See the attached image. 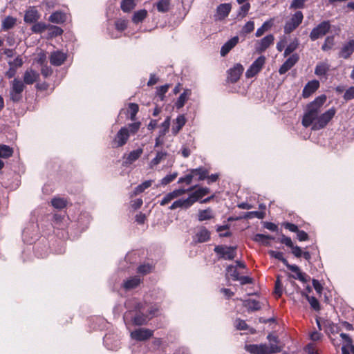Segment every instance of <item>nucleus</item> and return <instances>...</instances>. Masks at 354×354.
I'll use <instances>...</instances> for the list:
<instances>
[{
  "instance_id": "56",
  "label": "nucleus",
  "mask_w": 354,
  "mask_h": 354,
  "mask_svg": "<svg viewBox=\"0 0 354 354\" xmlns=\"http://www.w3.org/2000/svg\"><path fill=\"white\" fill-rule=\"evenodd\" d=\"M250 8V4L249 3H244L240 7L238 12V16L241 17V18L245 17L248 15Z\"/></svg>"
},
{
  "instance_id": "21",
  "label": "nucleus",
  "mask_w": 354,
  "mask_h": 354,
  "mask_svg": "<svg viewBox=\"0 0 354 354\" xmlns=\"http://www.w3.org/2000/svg\"><path fill=\"white\" fill-rule=\"evenodd\" d=\"M290 271L295 272V275H290L295 279H298L301 282H306L310 279V277L308 276L306 273H304L301 271L299 268L296 265H288L287 267Z\"/></svg>"
},
{
  "instance_id": "36",
  "label": "nucleus",
  "mask_w": 354,
  "mask_h": 354,
  "mask_svg": "<svg viewBox=\"0 0 354 354\" xmlns=\"http://www.w3.org/2000/svg\"><path fill=\"white\" fill-rule=\"evenodd\" d=\"M167 156V153L166 151H158L156 153V155L154 158H153L150 163L149 166L151 168L158 165L160 164L163 160L166 158Z\"/></svg>"
},
{
  "instance_id": "34",
  "label": "nucleus",
  "mask_w": 354,
  "mask_h": 354,
  "mask_svg": "<svg viewBox=\"0 0 354 354\" xmlns=\"http://www.w3.org/2000/svg\"><path fill=\"white\" fill-rule=\"evenodd\" d=\"M153 180H148L138 185L133 190L131 196H137L142 193L146 189L151 186Z\"/></svg>"
},
{
  "instance_id": "29",
  "label": "nucleus",
  "mask_w": 354,
  "mask_h": 354,
  "mask_svg": "<svg viewBox=\"0 0 354 354\" xmlns=\"http://www.w3.org/2000/svg\"><path fill=\"white\" fill-rule=\"evenodd\" d=\"M209 192V189L207 187H199L196 190H195L194 192H192L191 194H189V198H191V201H192L193 204L199 200L200 198H202L204 196L207 194Z\"/></svg>"
},
{
  "instance_id": "45",
  "label": "nucleus",
  "mask_w": 354,
  "mask_h": 354,
  "mask_svg": "<svg viewBox=\"0 0 354 354\" xmlns=\"http://www.w3.org/2000/svg\"><path fill=\"white\" fill-rule=\"evenodd\" d=\"M192 174L198 175V180H203L207 177L208 171L203 167H199L191 170Z\"/></svg>"
},
{
  "instance_id": "4",
  "label": "nucleus",
  "mask_w": 354,
  "mask_h": 354,
  "mask_svg": "<svg viewBox=\"0 0 354 354\" xmlns=\"http://www.w3.org/2000/svg\"><path fill=\"white\" fill-rule=\"evenodd\" d=\"M335 112V109L334 108H331L325 113L319 115L317 120L314 122L312 129L319 130L325 127L334 117Z\"/></svg>"
},
{
  "instance_id": "37",
  "label": "nucleus",
  "mask_w": 354,
  "mask_h": 354,
  "mask_svg": "<svg viewBox=\"0 0 354 354\" xmlns=\"http://www.w3.org/2000/svg\"><path fill=\"white\" fill-rule=\"evenodd\" d=\"M147 16V11L145 9H142L136 11L132 17V21L134 24H139L142 22Z\"/></svg>"
},
{
  "instance_id": "10",
  "label": "nucleus",
  "mask_w": 354,
  "mask_h": 354,
  "mask_svg": "<svg viewBox=\"0 0 354 354\" xmlns=\"http://www.w3.org/2000/svg\"><path fill=\"white\" fill-rule=\"evenodd\" d=\"M153 335V330L140 328L131 333V337L136 341H145L151 338Z\"/></svg>"
},
{
  "instance_id": "30",
  "label": "nucleus",
  "mask_w": 354,
  "mask_h": 354,
  "mask_svg": "<svg viewBox=\"0 0 354 354\" xmlns=\"http://www.w3.org/2000/svg\"><path fill=\"white\" fill-rule=\"evenodd\" d=\"M186 123V118L184 115H179L174 122V126L172 127L171 131L172 133L174 135H176L180 129L183 128V127Z\"/></svg>"
},
{
  "instance_id": "17",
  "label": "nucleus",
  "mask_w": 354,
  "mask_h": 354,
  "mask_svg": "<svg viewBox=\"0 0 354 354\" xmlns=\"http://www.w3.org/2000/svg\"><path fill=\"white\" fill-rule=\"evenodd\" d=\"M319 113L316 111H313L307 108L306 112L305 113L303 120L302 124L305 127H310V125L313 126L314 122L317 120L319 118Z\"/></svg>"
},
{
  "instance_id": "9",
  "label": "nucleus",
  "mask_w": 354,
  "mask_h": 354,
  "mask_svg": "<svg viewBox=\"0 0 354 354\" xmlns=\"http://www.w3.org/2000/svg\"><path fill=\"white\" fill-rule=\"evenodd\" d=\"M194 189V187H190L189 189H174V191L167 193L162 199L160 201V205L162 206H164L169 203H170L171 201L175 200L178 198V197L181 196L184 194H185L187 192L192 191Z\"/></svg>"
},
{
  "instance_id": "35",
  "label": "nucleus",
  "mask_w": 354,
  "mask_h": 354,
  "mask_svg": "<svg viewBox=\"0 0 354 354\" xmlns=\"http://www.w3.org/2000/svg\"><path fill=\"white\" fill-rule=\"evenodd\" d=\"M66 17L64 12H55L50 17L48 20L55 24H61L66 21Z\"/></svg>"
},
{
  "instance_id": "1",
  "label": "nucleus",
  "mask_w": 354,
  "mask_h": 354,
  "mask_svg": "<svg viewBox=\"0 0 354 354\" xmlns=\"http://www.w3.org/2000/svg\"><path fill=\"white\" fill-rule=\"evenodd\" d=\"M129 309L124 315L123 319L127 325L129 322L136 326L146 324L153 316L156 315L158 308L149 306L146 303L138 302L136 299H129L126 304Z\"/></svg>"
},
{
  "instance_id": "22",
  "label": "nucleus",
  "mask_w": 354,
  "mask_h": 354,
  "mask_svg": "<svg viewBox=\"0 0 354 354\" xmlns=\"http://www.w3.org/2000/svg\"><path fill=\"white\" fill-rule=\"evenodd\" d=\"M354 52V40H349L343 44L339 53V57L344 59L348 58Z\"/></svg>"
},
{
  "instance_id": "11",
  "label": "nucleus",
  "mask_w": 354,
  "mask_h": 354,
  "mask_svg": "<svg viewBox=\"0 0 354 354\" xmlns=\"http://www.w3.org/2000/svg\"><path fill=\"white\" fill-rule=\"evenodd\" d=\"M274 37L272 34L265 36L263 38L258 40L255 44V50L257 52L261 53L266 50L270 46L273 44Z\"/></svg>"
},
{
  "instance_id": "32",
  "label": "nucleus",
  "mask_w": 354,
  "mask_h": 354,
  "mask_svg": "<svg viewBox=\"0 0 354 354\" xmlns=\"http://www.w3.org/2000/svg\"><path fill=\"white\" fill-rule=\"evenodd\" d=\"M154 6L156 7L157 10L159 12L165 13L169 11L171 8V1L170 0H158Z\"/></svg>"
},
{
  "instance_id": "49",
  "label": "nucleus",
  "mask_w": 354,
  "mask_h": 354,
  "mask_svg": "<svg viewBox=\"0 0 354 354\" xmlns=\"http://www.w3.org/2000/svg\"><path fill=\"white\" fill-rule=\"evenodd\" d=\"M334 37L333 36H329V37H327L324 41V44L322 45V49L324 50V51H327L330 49L332 48V47L333 46L334 44H335V41H334Z\"/></svg>"
},
{
  "instance_id": "39",
  "label": "nucleus",
  "mask_w": 354,
  "mask_h": 354,
  "mask_svg": "<svg viewBox=\"0 0 354 354\" xmlns=\"http://www.w3.org/2000/svg\"><path fill=\"white\" fill-rule=\"evenodd\" d=\"M328 70L329 65L325 62H321L317 64L315 69V73L317 76H322L326 75Z\"/></svg>"
},
{
  "instance_id": "25",
  "label": "nucleus",
  "mask_w": 354,
  "mask_h": 354,
  "mask_svg": "<svg viewBox=\"0 0 354 354\" xmlns=\"http://www.w3.org/2000/svg\"><path fill=\"white\" fill-rule=\"evenodd\" d=\"M210 238V232L205 227H201L196 232L194 240L198 243H203L207 241Z\"/></svg>"
},
{
  "instance_id": "54",
  "label": "nucleus",
  "mask_w": 354,
  "mask_h": 354,
  "mask_svg": "<svg viewBox=\"0 0 354 354\" xmlns=\"http://www.w3.org/2000/svg\"><path fill=\"white\" fill-rule=\"evenodd\" d=\"M227 273L230 274L234 281L238 280V279H239V273L237 271L236 268L234 266H229L227 268Z\"/></svg>"
},
{
  "instance_id": "43",
  "label": "nucleus",
  "mask_w": 354,
  "mask_h": 354,
  "mask_svg": "<svg viewBox=\"0 0 354 354\" xmlns=\"http://www.w3.org/2000/svg\"><path fill=\"white\" fill-rule=\"evenodd\" d=\"M136 6L134 0H122L121 2V9L124 12H128L133 9Z\"/></svg>"
},
{
  "instance_id": "59",
  "label": "nucleus",
  "mask_w": 354,
  "mask_h": 354,
  "mask_svg": "<svg viewBox=\"0 0 354 354\" xmlns=\"http://www.w3.org/2000/svg\"><path fill=\"white\" fill-rule=\"evenodd\" d=\"M177 176H178L177 172H174L173 174L167 175L161 180V184L162 185H166L170 183L177 177Z\"/></svg>"
},
{
  "instance_id": "63",
  "label": "nucleus",
  "mask_w": 354,
  "mask_h": 354,
  "mask_svg": "<svg viewBox=\"0 0 354 354\" xmlns=\"http://www.w3.org/2000/svg\"><path fill=\"white\" fill-rule=\"evenodd\" d=\"M152 268V266L149 264H143L138 267V272L142 274H147L151 271Z\"/></svg>"
},
{
  "instance_id": "60",
  "label": "nucleus",
  "mask_w": 354,
  "mask_h": 354,
  "mask_svg": "<svg viewBox=\"0 0 354 354\" xmlns=\"http://www.w3.org/2000/svg\"><path fill=\"white\" fill-rule=\"evenodd\" d=\"M170 126V118L167 117L165 120L161 124L162 130L160 131V136L165 135L169 131Z\"/></svg>"
},
{
  "instance_id": "40",
  "label": "nucleus",
  "mask_w": 354,
  "mask_h": 354,
  "mask_svg": "<svg viewBox=\"0 0 354 354\" xmlns=\"http://www.w3.org/2000/svg\"><path fill=\"white\" fill-rule=\"evenodd\" d=\"M213 217L212 210L207 208L204 210H200L198 214V219L200 221L209 220Z\"/></svg>"
},
{
  "instance_id": "19",
  "label": "nucleus",
  "mask_w": 354,
  "mask_h": 354,
  "mask_svg": "<svg viewBox=\"0 0 354 354\" xmlns=\"http://www.w3.org/2000/svg\"><path fill=\"white\" fill-rule=\"evenodd\" d=\"M193 205L192 201L189 196L187 198H179L177 199L169 207L170 210H174L176 209H187L189 208Z\"/></svg>"
},
{
  "instance_id": "50",
  "label": "nucleus",
  "mask_w": 354,
  "mask_h": 354,
  "mask_svg": "<svg viewBox=\"0 0 354 354\" xmlns=\"http://www.w3.org/2000/svg\"><path fill=\"white\" fill-rule=\"evenodd\" d=\"M139 106L136 103H130L129 104V112L130 113V120L134 121L136 120V116L137 113L138 112Z\"/></svg>"
},
{
  "instance_id": "28",
  "label": "nucleus",
  "mask_w": 354,
  "mask_h": 354,
  "mask_svg": "<svg viewBox=\"0 0 354 354\" xmlns=\"http://www.w3.org/2000/svg\"><path fill=\"white\" fill-rule=\"evenodd\" d=\"M142 153H143V149L142 148H139L136 150H133L128 154L127 157L126 158L125 160L124 161V164L125 165H131L133 162H134L136 160H137L141 156Z\"/></svg>"
},
{
  "instance_id": "27",
  "label": "nucleus",
  "mask_w": 354,
  "mask_h": 354,
  "mask_svg": "<svg viewBox=\"0 0 354 354\" xmlns=\"http://www.w3.org/2000/svg\"><path fill=\"white\" fill-rule=\"evenodd\" d=\"M192 95V91L190 89H185L184 91L180 95L176 102H175V106L179 109L184 106L186 102L189 100Z\"/></svg>"
},
{
  "instance_id": "7",
  "label": "nucleus",
  "mask_w": 354,
  "mask_h": 354,
  "mask_svg": "<svg viewBox=\"0 0 354 354\" xmlns=\"http://www.w3.org/2000/svg\"><path fill=\"white\" fill-rule=\"evenodd\" d=\"M304 19L303 13L301 11H297L288 21L284 26V32L289 34L295 30L302 22Z\"/></svg>"
},
{
  "instance_id": "20",
  "label": "nucleus",
  "mask_w": 354,
  "mask_h": 354,
  "mask_svg": "<svg viewBox=\"0 0 354 354\" xmlns=\"http://www.w3.org/2000/svg\"><path fill=\"white\" fill-rule=\"evenodd\" d=\"M67 55L62 51L56 50L51 53L50 56V62L53 66H60L66 59Z\"/></svg>"
},
{
  "instance_id": "46",
  "label": "nucleus",
  "mask_w": 354,
  "mask_h": 354,
  "mask_svg": "<svg viewBox=\"0 0 354 354\" xmlns=\"http://www.w3.org/2000/svg\"><path fill=\"white\" fill-rule=\"evenodd\" d=\"M274 238L269 235H265L263 234H257L253 240L256 242L261 243L263 245H268V243L267 241L273 239Z\"/></svg>"
},
{
  "instance_id": "24",
  "label": "nucleus",
  "mask_w": 354,
  "mask_h": 354,
  "mask_svg": "<svg viewBox=\"0 0 354 354\" xmlns=\"http://www.w3.org/2000/svg\"><path fill=\"white\" fill-rule=\"evenodd\" d=\"M326 100V97L324 95H320L317 97H316L314 101H313L311 103H310L308 106V109L316 111L318 113H320L321 109L324 102Z\"/></svg>"
},
{
  "instance_id": "26",
  "label": "nucleus",
  "mask_w": 354,
  "mask_h": 354,
  "mask_svg": "<svg viewBox=\"0 0 354 354\" xmlns=\"http://www.w3.org/2000/svg\"><path fill=\"white\" fill-rule=\"evenodd\" d=\"M239 40V37L234 36L225 42L221 49V56H225L238 44Z\"/></svg>"
},
{
  "instance_id": "41",
  "label": "nucleus",
  "mask_w": 354,
  "mask_h": 354,
  "mask_svg": "<svg viewBox=\"0 0 354 354\" xmlns=\"http://www.w3.org/2000/svg\"><path fill=\"white\" fill-rule=\"evenodd\" d=\"M16 24V19L12 17H7L2 21V29L8 30L12 28Z\"/></svg>"
},
{
  "instance_id": "62",
  "label": "nucleus",
  "mask_w": 354,
  "mask_h": 354,
  "mask_svg": "<svg viewBox=\"0 0 354 354\" xmlns=\"http://www.w3.org/2000/svg\"><path fill=\"white\" fill-rule=\"evenodd\" d=\"M234 326L237 330H247L248 328V326L245 322L241 319H236L235 320Z\"/></svg>"
},
{
  "instance_id": "6",
  "label": "nucleus",
  "mask_w": 354,
  "mask_h": 354,
  "mask_svg": "<svg viewBox=\"0 0 354 354\" xmlns=\"http://www.w3.org/2000/svg\"><path fill=\"white\" fill-rule=\"evenodd\" d=\"M330 28V24L329 21H322L312 30L309 37L312 41H315L326 35Z\"/></svg>"
},
{
  "instance_id": "15",
  "label": "nucleus",
  "mask_w": 354,
  "mask_h": 354,
  "mask_svg": "<svg viewBox=\"0 0 354 354\" xmlns=\"http://www.w3.org/2000/svg\"><path fill=\"white\" fill-rule=\"evenodd\" d=\"M340 337L344 341V345L342 347V354H354V346L352 339L346 333H340Z\"/></svg>"
},
{
  "instance_id": "61",
  "label": "nucleus",
  "mask_w": 354,
  "mask_h": 354,
  "mask_svg": "<svg viewBox=\"0 0 354 354\" xmlns=\"http://www.w3.org/2000/svg\"><path fill=\"white\" fill-rule=\"evenodd\" d=\"M127 27V21L120 19L115 21V28L119 31L124 30Z\"/></svg>"
},
{
  "instance_id": "55",
  "label": "nucleus",
  "mask_w": 354,
  "mask_h": 354,
  "mask_svg": "<svg viewBox=\"0 0 354 354\" xmlns=\"http://www.w3.org/2000/svg\"><path fill=\"white\" fill-rule=\"evenodd\" d=\"M140 122H133V123H131V124H129L127 127H125L127 129H128V132L130 133V136L131 135H134L136 134L138 131L139 130L140 127Z\"/></svg>"
},
{
  "instance_id": "58",
  "label": "nucleus",
  "mask_w": 354,
  "mask_h": 354,
  "mask_svg": "<svg viewBox=\"0 0 354 354\" xmlns=\"http://www.w3.org/2000/svg\"><path fill=\"white\" fill-rule=\"evenodd\" d=\"M254 29V23L253 21H248L243 27L241 32L243 34H248Z\"/></svg>"
},
{
  "instance_id": "8",
  "label": "nucleus",
  "mask_w": 354,
  "mask_h": 354,
  "mask_svg": "<svg viewBox=\"0 0 354 354\" xmlns=\"http://www.w3.org/2000/svg\"><path fill=\"white\" fill-rule=\"evenodd\" d=\"M266 63V57L263 55L259 57L251 64L249 68L245 72V76L248 78H251L255 76L263 68Z\"/></svg>"
},
{
  "instance_id": "51",
  "label": "nucleus",
  "mask_w": 354,
  "mask_h": 354,
  "mask_svg": "<svg viewBox=\"0 0 354 354\" xmlns=\"http://www.w3.org/2000/svg\"><path fill=\"white\" fill-rule=\"evenodd\" d=\"M170 85L167 84L159 87H157L156 95L159 97L160 100H163L165 93L168 91Z\"/></svg>"
},
{
  "instance_id": "3",
  "label": "nucleus",
  "mask_w": 354,
  "mask_h": 354,
  "mask_svg": "<svg viewBox=\"0 0 354 354\" xmlns=\"http://www.w3.org/2000/svg\"><path fill=\"white\" fill-rule=\"evenodd\" d=\"M26 88V84L19 78H15L10 82V98L12 101L19 102L22 98V93Z\"/></svg>"
},
{
  "instance_id": "5",
  "label": "nucleus",
  "mask_w": 354,
  "mask_h": 354,
  "mask_svg": "<svg viewBox=\"0 0 354 354\" xmlns=\"http://www.w3.org/2000/svg\"><path fill=\"white\" fill-rule=\"evenodd\" d=\"M214 250L221 258L225 260H232L236 255V246L216 245Z\"/></svg>"
},
{
  "instance_id": "64",
  "label": "nucleus",
  "mask_w": 354,
  "mask_h": 354,
  "mask_svg": "<svg viewBox=\"0 0 354 354\" xmlns=\"http://www.w3.org/2000/svg\"><path fill=\"white\" fill-rule=\"evenodd\" d=\"M344 99L346 101L354 99V86H351L345 91Z\"/></svg>"
},
{
  "instance_id": "12",
  "label": "nucleus",
  "mask_w": 354,
  "mask_h": 354,
  "mask_svg": "<svg viewBox=\"0 0 354 354\" xmlns=\"http://www.w3.org/2000/svg\"><path fill=\"white\" fill-rule=\"evenodd\" d=\"M129 136L130 133L128 132V129L126 127H122L117 133L113 140V144L114 147H120L124 145L127 143Z\"/></svg>"
},
{
  "instance_id": "13",
  "label": "nucleus",
  "mask_w": 354,
  "mask_h": 354,
  "mask_svg": "<svg viewBox=\"0 0 354 354\" xmlns=\"http://www.w3.org/2000/svg\"><path fill=\"white\" fill-rule=\"evenodd\" d=\"M232 10V5L228 3L220 4L216 10L214 18L216 20L221 21L226 18Z\"/></svg>"
},
{
  "instance_id": "14",
  "label": "nucleus",
  "mask_w": 354,
  "mask_h": 354,
  "mask_svg": "<svg viewBox=\"0 0 354 354\" xmlns=\"http://www.w3.org/2000/svg\"><path fill=\"white\" fill-rule=\"evenodd\" d=\"M39 74L32 68H28L25 71L23 75V82L25 84L31 85L37 82L39 79Z\"/></svg>"
},
{
  "instance_id": "31",
  "label": "nucleus",
  "mask_w": 354,
  "mask_h": 354,
  "mask_svg": "<svg viewBox=\"0 0 354 354\" xmlns=\"http://www.w3.org/2000/svg\"><path fill=\"white\" fill-rule=\"evenodd\" d=\"M39 18L38 12L35 8H30L28 10L24 15V21L26 23H34L37 21Z\"/></svg>"
},
{
  "instance_id": "53",
  "label": "nucleus",
  "mask_w": 354,
  "mask_h": 354,
  "mask_svg": "<svg viewBox=\"0 0 354 354\" xmlns=\"http://www.w3.org/2000/svg\"><path fill=\"white\" fill-rule=\"evenodd\" d=\"M47 26L44 23L38 22L32 26L31 30L35 33H41L44 32Z\"/></svg>"
},
{
  "instance_id": "33",
  "label": "nucleus",
  "mask_w": 354,
  "mask_h": 354,
  "mask_svg": "<svg viewBox=\"0 0 354 354\" xmlns=\"http://www.w3.org/2000/svg\"><path fill=\"white\" fill-rule=\"evenodd\" d=\"M140 283V279L138 276L132 277L124 281L123 287L126 290L133 289Z\"/></svg>"
},
{
  "instance_id": "47",
  "label": "nucleus",
  "mask_w": 354,
  "mask_h": 354,
  "mask_svg": "<svg viewBox=\"0 0 354 354\" xmlns=\"http://www.w3.org/2000/svg\"><path fill=\"white\" fill-rule=\"evenodd\" d=\"M269 254L272 257L281 261L286 267L289 265L286 259L283 257V254L281 252L270 250L269 251Z\"/></svg>"
},
{
  "instance_id": "44",
  "label": "nucleus",
  "mask_w": 354,
  "mask_h": 354,
  "mask_svg": "<svg viewBox=\"0 0 354 354\" xmlns=\"http://www.w3.org/2000/svg\"><path fill=\"white\" fill-rule=\"evenodd\" d=\"M299 46V41L297 39H295L292 42H290L284 51V57H287L290 54H291L293 51H295Z\"/></svg>"
},
{
  "instance_id": "2",
  "label": "nucleus",
  "mask_w": 354,
  "mask_h": 354,
  "mask_svg": "<svg viewBox=\"0 0 354 354\" xmlns=\"http://www.w3.org/2000/svg\"><path fill=\"white\" fill-rule=\"evenodd\" d=\"M245 349L252 354H272L281 351L280 347L276 344H247Z\"/></svg>"
},
{
  "instance_id": "23",
  "label": "nucleus",
  "mask_w": 354,
  "mask_h": 354,
  "mask_svg": "<svg viewBox=\"0 0 354 354\" xmlns=\"http://www.w3.org/2000/svg\"><path fill=\"white\" fill-rule=\"evenodd\" d=\"M319 87V82L317 80H312L308 82L304 86L302 95L306 98L310 96L314 92H315Z\"/></svg>"
},
{
  "instance_id": "16",
  "label": "nucleus",
  "mask_w": 354,
  "mask_h": 354,
  "mask_svg": "<svg viewBox=\"0 0 354 354\" xmlns=\"http://www.w3.org/2000/svg\"><path fill=\"white\" fill-rule=\"evenodd\" d=\"M299 57L298 54L295 53L292 54L290 57H288L286 62L281 66L279 69V73L281 75L285 74L288 71H289L299 60Z\"/></svg>"
},
{
  "instance_id": "57",
  "label": "nucleus",
  "mask_w": 354,
  "mask_h": 354,
  "mask_svg": "<svg viewBox=\"0 0 354 354\" xmlns=\"http://www.w3.org/2000/svg\"><path fill=\"white\" fill-rule=\"evenodd\" d=\"M307 300L308 301L310 306L315 310H319L320 309V306L318 300L315 297H310L308 295H306Z\"/></svg>"
},
{
  "instance_id": "52",
  "label": "nucleus",
  "mask_w": 354,
  "mask_h": 354,
  "mask_svg": "<svg viewBox=\"0 0 354 354\" xmlns=\"http://www.w3.org/2000/svg\"><path fill=\"white\" fill-rule=\"evenodd\" d=\"M266 213L263 211H252L246 213L245 218H253L254 217L258 218L259 219H262L265 217Z\"/></svg>"
},
{
  "instance_id": "42",
  "label": "nucleus",
  "mask_w": 354,
  "mask_h": 354,
  "mask_svg": "<svg viewBox=\"0 0 354 354\" xmlns=\"http://www.w3.org/2000/svg\"><path fill=\"white\" fill-rule=\"evenodd\" d=\"M13 149L8 145H0V158H8L12 156Z\"/></svg>"
},
{
  "instance_id": "18",
  "label": "nucleus",
  "mask_w": 354,
  "mask_h": 354,
  "mask_svg": "<svg viewBox=\"0 0 354 354\" xmlns=\"http://www.w3.org/2000/svg\"><path fill=\"white\" fill-rule=\"evenodd\" d=\"M243 71V67L241 64H236L228 71V80L232 83L237 82Z\"/></svg>"
},
{
  "instance_id": "48",
  "label": "nucleus",
  "mask_w": 354,
  "mask_h": 354,
  "mask_svg": "<svg viewBox=\"0 0 354 354\" xmlns=\"http://www.w3.org/2000/svg\"><path fill=\"white\" fill-rule=\"evenodd\" d=\"M52 205L57 209H63L66 205V201L62 198H54L51 201Z\"/></svg>"
},
{
  "instance_id": "38",
  "label": "nucleus",
  "mask_w": 354,
  "mask_h": 354,
  "mask_svg": "<svg viewBox=\"0 0 354 354\" xmlns=\"http://www.w3.org/2000/svg\"><path fill=\"white\" fill-rule=\"evenodd\" d=\"M243 305L246 307L248 310L255 311L261 309V305L259 302L254 299H248L244 301Z\"/></svg>"
}]
</instances>
